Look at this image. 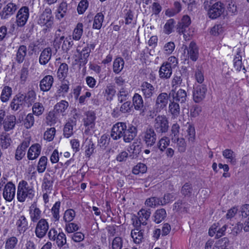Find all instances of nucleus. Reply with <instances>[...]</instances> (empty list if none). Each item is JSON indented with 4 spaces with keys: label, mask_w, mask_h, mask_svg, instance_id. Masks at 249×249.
<instances>
[{
    "label": "nucleus",
    "mask_w": 249,
    "mask_h": 249,
    "mask_svg": "<svg viewBox=\"0 0 249 249\" xmlns=\"http://www.w3.org/2000/svg\"><path fill=\"white\" fill-rule=\"evenodd\" d=\"M35 196V191L32 187L28 186L25 180L19 182L18 186L17 198L21 202L25 201L26 198L32 199Z\"/></svg>",
    "instance_id": "f257e3e1"
},
{
    "label": "nucleus",
    "mask_w": 249,
    "mask_h": 249,
    "mask_svg": "<svg viewBox=\"0 0 249 249\" xmlns=\"http://www.w3.org/2000/svg\"><path fill=\"white\" fill-rule=\"evenodd\" d=\"M154 130L161 135L166 133L169 130V121L165 115H158L154 121Z\"/></svg>",
    "instance_id": "f03ea898"
},
{
    "label": "nucleus",
    "mask_w": 249,
    "mask_h": 249,
    "mask_svg": "<svg viewBox=\"0 0 249 249\" xmlns=\"http://www.w3.org/2000/svg\"><path fill=\"white\" fill-rule=\"evenodd\" d=\"M169 101H171L180 104L184 103L187 98L186 90L182 89H172L169 93Z\"/></svg>",
    "instance_id": "7ed1b4c3"
},
{
    "label": "nucleus",
    "mask_w": 249,
    "mask_h": 249,
    "mask_svg": "<svg viewBox=\"0 0 249 249\" xmlns=\"http://www.w3.org/2000/svg\"><path fill=\"white\" fill-rule=\"evenodd\" d=\"M187 53L185 60L190 59L193 61H196L199 55L198 48L196 43L192 41L190 42L188 46H185L184 50V53Z\"/></svg>",
    "instance_id": "20e7f679"
},
{
    "label": "nucleus",
    "mask_w": 249,
    "mask_h": 249,
    "mask_svg": "<svg viewBox=\"0 0 249 249\" xmlns=\"http://www.w3.org/2000/svg\"><path fill=\"white\" fill-rule=\"evenodd\" d=\"M53 18L50 8H46L40 15L38 19V24L41 26H46L50 28L53 24Z\"/></svg>",
    "instance_id": "39448f33"
},
{
    "label": "nucleus",
    "mask_w": 249,
    "mask_h": 249,
    "mask_svg": "<svg viewBox=\"0 0 249 249\" xmlns=\"http://www.w3.org/2000/svg\"><path fill=\"white\" fill-rule=\"evenodd\" d=\"M126 125V123L124 122H118L114 124L111 131V137L114 140H118L123 138Z\"/></svg>",
    "instance_id": "423d86ee"
},
{
    "label": "nucleus",
    "mask_w": 249,
    "mask_h": 249,
    "mask_svg": "<svg viewBox=\"0 0 249 249\" xmlns=\"http://www.w3.org/2000/svg\"><path fill=\"white\" fill-rule=\"evenodd\" d=\"M225 11V6L223 3L218 1L213 4L208 11L210 18L215 19L220 17Z\"/></svg>",
    "instance_id": "0eeeda50"
},
{
    "label": "nucleus",
    "mask_w": 249,
    "mask_h": 249,
    "mask_svg": "<svg viewBox=\"0 0 249 249\" xmlns=\"http://www.w3.org/2000/svg\"><path fill=\"white\" fill-rule=\"evenodd\" d=\"M168 100H169V94L166 92H161L158 95L155 105L157 112H160L166 107Z\"/></svg>",
    "instance_id": "6e6552de"
},
{
    "label": "nucleus",
    "mask_w": 249,
    "mask_h": 249,
    "mask_svg": "<svg viewBox=\"0 0 249 249\" xmlns=\"http://www.w3.org/2000/svg\"><path fill=\"white\" fill-rule=\"evenodd\" d=\"M29 13L28 7H22L18 12L16 16V23L18 27L25 25L29 18Z\"/></svg>",
    "instance_id": "1a4fd4ad"
},
{
    "label": "nucleus",
    "mask_w": 249,
    "mask_h": 249,
    "mask_svg": "<svg viewBox=\"0 0 249 249\" xmlns=\"http://www.w3.org/2000/svg\"><path fill=\"white\" fill-rule=\"evenodd\" d=\"M137 128L132 124L126 125V128L124 131L123 139L125 143L131 142L137 135Z\"/></svg>",
    "instance_id": "9d476101"
},
{
    "label": "nucleus",
    "mask_w": 249,
    "mask_h": 249,
    "mask_svg": "<svg viewBox=\"0 0 249 249\" xmlns=\"http://www.w3.org/2000/svg\"><path fill=\"white\" fill-rule=\"evenodd\" d=\"M133 104L136 110L140 111V114L144 116L147 111L146 105L144 106L143 101L141 95L138 93H135L133 97Z\"/></svg>",
    "instance_id": "9b49d317"
},
{
    "label": "nucleus",
    "mask_w": 249,
    "mask_h": 249,
    "mask_svg": "<svg viewBox=\"0 0 249 249\" xmlns=\"http://www.w3.org/2000/svg\"><path fill=\"white\" fill-rule=\"evenodd\" d=\"M49 229V225L46 219L42 218L40 219L36 226L35 233L39 238H42L46 235Z\"/></svg>",
    "instance_id": "f8f14e48"
},
{
    "label": "nucleus",
    "mask_w": 249,
    "mask_h": 249,
    "mask_svg": "<svg viewBox=\"0 0 249 249\" xmlns=\"http://www.w3.org/2000/svg\"><path fill=\"white\" fill-rule=\"evenodd\" d=\"M16 193L15 185L11 181L4 185L3 197L6 201L11 202L14 198Z\"/></svg>",
    "instance_id": "ddd939ff"
},
{
    "label": "nucleus",
    "mask_w": 249,
    "mask_h": 249,
    "mask_svg": "<svg viewBox=\"0 0 249 249\" xmlns=\"http://www.w3.org/2000/svg\"><path fill=\"white\" fill-rule=\"evenodd\" d=\"M25 104L23 93L19 92L14 97L10 106L12 110L17 111L23 109Z\"/></svg>",
    "instance_id": "4468645a"
},
{
    "label": "nucleus",
    "mask_w": 249,
    "mask_h": 249,
    "mask_svg": "<svg viewBox=\"0 0 249 249\" xmlns=\"http://www.w3.org/2000/svg\"><path fill=\"white\" fill-rule=\"evenodd\" d=\"M156 132L152 127L147 128L144 131L143 141L147 147H151L155 143L157 140Z\"/></svg>",
    "instance_id": "2eb2a0df"
},
{
    "label": "nucleus",
    "mask_w": 249,
    "mask_h": 249,
    "mask_svg": "<svg viewBox=\"0 0 249 249\" xmlns=\"http://www.w3.org/2000/svg\"><path fill=\"white\" fill-rule=\"evenodd\" d=\"M18 6L15 3L9 2L2 9L1 13V19H8L13 15L18 9Z\"/></svg>",
    "instance_id": "dca6fc26"
},
{
    "label": "nucleus",
    "mask_w": 249,
    "mask_h": 249,
    "mask_svg": "<svg viewBox=\"0 0 249 249\" xmlns=\"http://www.w3.org/2000/svg\"><path fill=\"white\" fill-rule=\"evenodd\" d=\"M207 89L204 85H198L194 88L193 99L196 103H199L205 97Z\"/></svg>",
    "instance_id": "f3484780"
},
{
    "label": "nucleus",
    "mask_w": 249,
    "mask_h": 249,
    "mask_svg": "<svg viewBox=\"0 0 249 249\" xmlns=\"http://www.w3.org/2000/svg\"><path fill=\"white\" fill-rule=\"evenodd\" d=\"M86 117L83 119L84 125L87 127L85 132L88 133L91 129L95 126V121L96 119L95 113L94 111L90 110L86 112Z\"/></svg>",
    "instance_id": "a211bd4d"
},
{
    "label": "nucleus",
    "mask_w": 249,
    "mask_h": 249,
    "mask_svg": "<svg viewBox=\"0 0 249 249\" xmlns=\"http://www.w3.org/2000/svg\"><path fill=\"white\" fill-rule=\"evenodd\" d=\"M141 89L145 99L152 97L156 91L154 87L151 84L145 81L142 83Z\"/></svg>",
    "instance_id": "6ab92c4d"
},
{
    "label": "nucleus",
    "mask_w": 249,
    "mask_h": 249,
    "mask_svg": "<svg viewBox=\"0 0 249 249\" xmlns=\"http://www.w3.org/2000/svg\"><path fill=\"white\" fill-rule=\"evenodd\" d=\"M53 83V78L52 75H46L40 81L39 87L42 91H49L52 87Z\"/></svg>",
    "instance_id": "aec40b11"
},
{
    "label": "nucleus",
    "mask_w": 249,
    "mask_h": 249,
    "mask_svg": "<svg viewBox=\"0 0 249 249\" xmlns=\"http://www.w3.org/2000/svg\"><path fill=\"white\" fill-rule=\"evenodd\" d=\"M191 23V20L190 17L188 15L183 16L181 21L177 25V32L180 34H184L186 29L189 26Z\"/></svg>",
    "instance_id": "412c9836"
},
{
    "label": "nucleus",
    "mask_w": 249,
    "mask_h": 249,
    "mask_svg": "<svg viewBox=\"0 0 249 249\" xmlns=\"http://www.w3.org/2000/svg\"><path fill=\"white\" fill-rule=\"evenodd\" d=\"M172 70L170 63H163L159 70V75L161 78L167 79L172 75Z\"/></svg>",
    "instance_id": "4be33fe9"
},
{
    "label": "nucleus",
    "mask_w": 249,
    "mask_h": 249,
    "mask_svg": "<svg viewBox=\"0 0 249 249\" xmlns=\"http://www.w3.org/2000/svg\"><path fill=\"white\" fill-rule=\"evenodd\" d=\"M52 55V50L50 47L43 49L39 58V62L42 65L47 64L50 60Z\"/></svg>",
    "instance_id": "5701e85b"
},
{
    "label": "nucleus",
    "mask_w": 249,
    "mask_h": 249,
    "mask_svg": "<svg viewBox=\"0 0 249 249\" xmlns=\"http://www.w3.org/2000/svg\"><path fill=\"white\" fill-rule=\"evenodd\" d=\"M41 146L38 143L32 145L29 149L27 157L30 160H33L37 158L40 154Z\"/></svg>",
    "instance_id": "b1692460"
},
{
    "label": "nucleus",
    "mask_w": 249,
    "mask_h": 249,
    "mask_svg": "<svg viewBox=\"0 0 249 249\" xmlns=\"http://www.w3.org/2000/svg\"><path fill=\"white\" fill-rule=\"evenodd\" d=\"M29 214L31 220L34 223L36 222L41 219V212L35 204H32L30 207Z\"/></svg>",
    "instance_id": "393cba45"
},
{
    "label": "nucleus",
    "mask_w": 249,
    "mask_h": 249,
    "mask_svg": "<svg viewBox=\"0 0 249 249\" xmlns=\"http://www.w3.org/2000/svg\"><path fill=\"white\" fill-rule=\"evenodd\" d=\"M18 231L20 233H24L29 228L28 223L26 218L24 215H21L16 222Z\"/></svg>",
    "instance_id": "a878e982"
},
{
    "label": "nucleus",
    "mask_w": 249,
    "mask_h": 249,
    "mask_svg": "<svg viewBox=\"0 0 249 249\" xmlns=\"http://www.w3.org/2000/svg\"><path fill=\"white\" fill-rule=\"evenodd\" d=\"M66 1H62L57 9L58 14L56 16L58 18L61 19L70 13V8Z\"/></svg>",
    "instance_id": "bb28decb"
},
{
    "label": "nucleus",
    "mask_w": 249,
    "mask_h": 249,
    "mask_svg": "<svg viewBox=\"0 0 249 249\" xmlns=\"http://www.w3.org/2000/svg\"><path fill=\"white\" fill-rule=\"evenodd\" d=\"M115 85L113 83H109L105 89V96L107 101H111L116 93Z\"/></svg>",
    "instance_id": "cd10ccee"
},
{
    "label": "nucleus",
    "mask_w": 249,
    "mask_h": 249,
    "mask_svg": "<svg viewBox=\"0 0 249 249\" xmlns=\"http://www.w3.org/2000/svg\"><path fill=\"white\" fill-rule=\"evenodd\" d=\"M241 50L239 48L236 49V54L234 58V68L237 71H240L242 68L244 73H245L246 70L244 67L242 66V56L240 55Z\"/></svg>",
    "instance_id": "c85d7f7f"
},
{
    "label": "nucleus",
    "mask_w": 249,
    "mask_h": 249,
    "mask_svg": "<svg viewBox=\"0 0 249 249\" xmlns=\"http://www.w3.org/2000/svg\"><path fill=\"white\" fill-rule=\"evenodd\" d=\"M16 118L14 115L7 116L3 122V127L6 131L13 129L16 124Z\"/></svg>",
    "instance_id": "c756f323"
},
{
    "label": "nucleus",
    "mask_w": 249,
    "mask_h": 249,
    "mask_svg": "<svg viewBox=\"0 0 249 249\" xmlns=\"http://www.w3.org/2000/svg\"><path fill=\"white\" fill-rule=\"evenodd\" d=\"M27 54V47L25 45H20L16 54V61L19 64L22 63Z\"/></svg>",
    "instance_id": "7c9ffc66"
},
{
    "label": "nucleus",
    "mask_w": 249,
    "mask_h": 249,
    "mask_svg": "<svg viewBox=\"0 0 249 249\" xmlns=\"http://www.w3.org/2000/svg\"><path fill=\"white\" fill-rule=\"evenodd\" d=\"M77 52L80 54L79 57L80 65H85L88 62V58L89 56L90 51L84 47L81 51L77 49Z\"/></svg>",
    "instance_id": "2f4dec72"
},
{
    "label": "nucleus",
    "mask_w": 249,
    "mask_h": 249,
    "mask_svg": "<svg viewBox=\"0 0 249 249\" xmlns=\"http://www.w3.org/2000/svg\"><path fill=\"white\" fill-rule=\"evenodd\" d=\"M169 111L171 114L172 117L177 118L180 114L179 103L169 101Z\"/></svg>",
    "instance_id": "473e14b6"
},
{
    "label": "nucleus",
    "mask_w": 249,
    "mask_h": 249,
    "mask_svg": "<svg viewBox=\"0 0 249 249\" xmlns=\"http://www.w3.org/2000/svg\"><path fill=\"white\" fill-rule=\"evenodd\" d=\"M53 180L50 175L45 176L43 180V189L47 193L50 194L53 188Z\"/></svg>",
    "instance_id": "72a5a7b5"
},
{
    "label": "nucleus",
    "mask_w": 249,
    "mask_h": 249,
    "mask_svg": "<svg viewBox=\"0 0 249 249\" xmlns=\"http://www.w3.org/2000/svg\"><path fill=\"white\" fill-rule=\"evenodd\" d=\"M23 97L25 103L27 104L29 107L32 106L33 103H35L34 102L36 99V93L34 90H30L26 93H23Z\"/></svg>",
    "instance_id": "f704fd0d"
},
{
    "label": "nucleus",
    "mask_w": 249,
    "mask_h": 249,
    "mask_svg": "<svg viewBox=\"0 0 249 249\" xmlns=\"http://www.w3.org/2000/svg\"><path fill=\"white\" fill-rule=\"evenodd\" d=\"M124 59L122 57L116 58L113 64V71L115 73H120L123 70L124 67Z\"/></svg>",
    "instance_id": "c9c22d12"
},
{
    "label": "nucleus",
    "mask_w": 249,
    "mask_h": 249,
    "mask_svg": "<svg viewBox=\"0 0 249 249\" xmlns=\"http://www.w3.org/2000/svg\"><path fill=\"white\" fill-rule=\"evenodd\" d=\"M166 212L164 209H160L156 211L154 214V221L159 224L163 221L166 217Z\"/></svg>",
    "instance_id": "e433bc0d"
},
{
    "label": "nucleus",
    "mask_w": 249,
    "mask_h": 249,
    "mask_svg": "<svg viewBox=\"0 0 249 249\" xmlns=\"http://www.w3.org/2000/svg\"><path fill=\"white\" fill-rule=\"evenodd\" d=\"M193 191L192 184L186 182L181 187L180 193L185 197H190L192 195Z\"/></svg>",
    "instance_id": "4c0bfd02"
},
{
    "label": "nucleus",
    "mask_w": 249,
    "mask_h": 249,
    "mask_svg": "<svg viewBox=\"0 0 249 249\" xmlns=\"http://www.w3.org/2000/svg\"><path fill=\"white\" fill-rule=\"evenodd\" d=\"M183 86L185 85L182 81L181 73H179L178 74L175 75L171 82L172 89H177L178 87H182Z\"/></svg>",
    "instance_id": "58836bf2"
},
{
    "label": "nucleus",
    "mask_w": 249,
    "mask_h": 249,
    "mask_svg": "<svg viewBox=\"0 0 249 249\" xmlns=\"http://www.w3.org/2000/svg\"><path fill=\"white\" fill-rule=\"evenodd\" d=\"M104 16L101 12L98 13L94 17L92 27L95 29H100L102 27Z\"/></svg>",
    "instance_id": "ea45409f"
},
{
    "label": "nucleus",
    "mask_w": 249,
    "mask_h": 249,
    "mask_svg": "<svg viewBox=\"0 0 249 249\" xmlns=\"http://www.w3.org/2000/svg\"><path fill=\"white\" fill-rule=\"evenodd\" d=\"M68 66L66 63H62L57 71V77L59 79H64L67 76Z\"/></svg>",
    "instance_id": "a19ab883"
},
{
    "label": "nucleus",
    "mask_w": 249,
    "mask_h": 249,
    "mask_svg": "<svg viewBox=\"0 0 249 249\" xmlns=\"http://www.w3.org/2000/svg\"><path fill=\"white\" fill-rule=\"evenodd\" d=\"M69 107V103L65 100H62L57 103L54 106V110L57 113H62L64 116V113Z\"/></svg>",
    "instance_id": "79ce46f5"
},
{
    "label": "nucleus",
    "mask_w": 249,
    "mask_h": 249,
    "mask_svg": "<svg viewBox=\"0 0 249 249\" xmlns=\"http://www.w3.org/2000/svg\"><path fill=\"white\" fill-rule=\"evenodd\" d=\"M131 236L136 244H140L143 239V232L138 229L132 230L131 232Z\"/></svg>",
    "instance_id": "37998d69"
},
{
    "label": "nucleus",
    "mask_w": 249,
    "mask_h": 249,
    "mask_svg": "<svg viewBox=\"0 0 249 249\" xmlns=\"http://www.w3.org/2000/svg\"><path fill=\"white\" fill-rule=\"evenodd\" d=\"M85 143V156L88 158H89L94 152L95 149V145L91 139L87 140Z\"/></svg>",
    "instance_id": "c03bdc74"
},
{
    "label": "nucleus",
    "mask_w": 249,
    "mask_h": 249,
    "mask_svg": "<svg viewBox=\"0 0 249 249\" xmlns=\"http://www.w3.org/2000/svg\"><path fill=\"white\" fill-rule=\"evenodd\" d=\"M56 243L58 247H62L66 249L68 248V246L66 245V235L62 232L57 233L55 238Z\"/></svg>",
    "instance_id": "a18cd8bd"
},
{
    "label": "nucleus",
    "mask_w": 249,
    "mask_h": 249,
    "mask_svg": "<svg viewBox=\"0 0 249 249\" xmlns=\"http://www.w3.org/2000/svg\"><path fill=\"white\" fill-rule=\"evenodd\" d=\"M223 157L228 159V161L233 164L236 163L235 154L234 152L230 149H226L223 151Z\"/></svg>",
    "instance_id": "49530a36"
},
{
    "label": "nucleus",
    "mask_w": 249,
    "mask_h": 249,
    "mask_svg": "<svg viewBox=\"0 0 249 249\" xmlns=\"http://www.w3.org/2000/svg\"><path fill=\"white\" fill-rule=\"evenodd\" d=\"M83 25L82 23L79 22L77 24L73 32L72 37L73 39L75 40L80 39L83 33Z\"/></svg>",
    "instance_id": "de8ad7c7"
},
{
    "label": "nucleus",
    "mask_w": 249,
    "mask_h": 249,
    "mask_svg": "<svg viewBox=\"0 0 249 249\" xmlns=\"http://www.w3.org/2000/svg\"><path fill=\"white\" fill-rule=\"evenodd\" d=\"M46 123L48 125L52 126L57 121V114L55 110L50 111L46 117Z\"/></svg>",
    "instance_id": "09e8293b"
},
{
    "label": "nucleus",
    "mask_w": 249,
    "mask_h": 249,
    "mask_svg": "<svg viewBox=\"0 0 249 249\" xmlns=\"http://www.w3.org/2000/svg\"><path fill=\"white\" fill-rule=\"evenodd\" d=\"M11 88L5 86L3 88L0 96V99L2 102H7L12 94Z\"/></svg>",
    "instance_id": "8fccbe9b"
},
{
    "label": "nucleus",
    "mask_w": 249,
    "mask_h": 249,
    "mask_svg": "<svg viewBox=\"0 0 249 249\" xmlns=\"http://www.w3.org/2000/svg\"><path fill=\"white\" fill-rule=\"evenodd\" d=\"M33 114L39 116L43 114L44 111V107L39 102L35 103L32 107Z\"/></svg>",
    "instance_id": "3c124183"
},
{
    "label": "nucleus",
    "mask_w": 249,
    "mask_h": 249,
    "mask_svg": "<svg viewBox=\"0 0 249 249\" xmlns=\"http://www.w3.org/2000/svg\"><path fill=\"white\" fill-rule=\"evenodd\" d=\"M139 214L140 215V217L139 218V221L140 222V224H142V225H146L147 224L145 222H142V220H143V218H144L146 220H147L151 214L150 209H141L139 212Z\"/></svg>",
    "instance_id": "603ef678"
},
{
    "label": "nucleus",
    "mask_w": 249,
    "mask_h": 249,
    "mask_svg": "<svg viewBox=\"0 0 249 249\" xmlns=\"http://www.w3.org/2000/svg\"><path fill=\"white\" fill-rule=\"evenodd\" d=\"M173 142L176 143L179 152H184L186 150V144L185 140L183 138H177L174 140H172Z\"/></svg>",
    "instance_id": "864d4df0"
},
{
    "label": "nucleus",
    "mask_w": 249,
    "mask_h": 249,
    "mask_svg": "<svg viewBox=\"0 0 249 249\" xmlns=\"http://www.w3.org/2000/svg\"><path fill=\"white\" fill-rule=\"evenodd\" d=\"M18 239L16 237L12 236L8 238L5 241V249H14L18 243Z\"/></svg>",
    "instance_id": "5fc2aeb1"
},
{
    "label": "nucleus",
    "mask_w": 249,
    "mask_h": 249,
    "mask_svg": "<svg viewBox=\"0 0 249 249\" xmlns=\"http://www.w3.org/2000/svg\"><path fill=\"white\" fill-rule=\"evenodd\" d=\"M47 158L46 156H42L38 162L37 170L38 173H42L44 172L46 168L47 163Z\"/></svg>",
    "instance_id": "6e6d98bb"
},
{
    "label": "nucleus",
    "mask_w": 249,
    "mask_h": 249,
    "mask_svg": "<svg viewBox=\"0 0 249 249\" xmlns=\"http://www.w3.org/2000/svg\"><path fill=\"white\" fill-rule=\"evenodd\" d=\"M145 204L149 207H153L157 205H162V200L157 197H152L146 200Z\"/></svg>",
    "instance_id": "4d7b16f0"
},
{
    "label": "nucleus",
    "mask_w": 249,
    "mask_h": 249,
    "mask_svg": "<svg viewBox=\"0 0 249 249\" xmlns=\"http://www.w3.org/2000/svg\"><path fill=\"white\" fill-rule=\"evenodd\" d=\"M170 144V139L167 137H163L160 139L158 143L159 149L163 152Z\"/></svg>",
    "instance_id": "13d9d810"
},
{
    "label": "nucleus",
    "mask_w": 249,
    "mask_h": 249,
    "mask_svg": "<svg viewBox=\"0 0 249 249\" xmlns=\"http://www.w3.org/2000/svg\"><path fill=\"white\" fill-rule=\"evenodd\" d=\"M180 126L178 123L173 124L171 128V140L179 137Z\"/></svg>",
    "instance_id": "bf43d9fd"
},
{
    "label": "nucleus",
    "mask_w": 249,
    "mask_h": 249,
    "mask_svg": "<svg viewBox=\"0 0 249 249\" xmlns=\"http://www.w3.org/2000/svg\"><path fill=\"white\" fill-rule=\"evenodd\" d=\"M11 140L9 134L2 135L0 139V144L2 148L6 149L10 145Z\"/></svg>",
    "instance_id": "052dcab7"
},
{
    "label": "nucleus",
    "mask_w": 249,
    "mask_h": 249,
    "mask_svg": "<svg viewBox=\"0 0 249 249\" xmlns=\"http://www.w3.org/2000/svg\"><path fill=\"white\" fill-rule=\"evenodd\" d=\"M128 96V91L124 88H122L117 93L118 101L120 103L126 101Z\"/></svg>",
    "instance_id": "680f3d73"
},
{
    "label": "nucleus",
    "mask_w": 249,
    "mask_h": 249,
    "mask_svg": "<svg viewBox=\"0 0 249 249\" xmlns=\"http://www.w3.org/2000/svg\"><path fill=\"white\" fill-rule=\"evenodd\" d=\"M34 122L35 119L33 114L29 113L27 115L24 121V125L26 128L28 129L34 125Z\"/></svg>",
    "instance_id": "e2e57ef3"
},
{
    "label": "nucleus",
    "mask_w": 249,
    "mask_h": 249,
    "mask_svg": "<svg viewBox=\"0 0 249 249\" xmlns=\"http://www.w3.org/2000/svg\"><path fill=\"white\" fill-rule=\"evenodd\" d=\"M75 215V211L72 209H69L65 211L63 218L66 222H69L73 219Z\"/></svg>",
    "instance_id": "0e129e2a"
},
{
    "label": "nucleus",
    "mask_w": 249,
    "mask_h": 249,
    "mask_svg": "<svg viewBox=\"0 0 249 249\" xmlns=\"http://www.w3.org/2000/svg\"><path fill=\"white\" fill-rule=\"evenodd\" d=\"M146 169L147 167L144 164L139 163L133 168L132 172L134 174L138 175L140 173H143L145 172Z\"/></svg>",
    "instance_id": "69168bd1"
},
{
    "label": "nucleus",
    "mask_w": 249,
    "mask_h": 249,
    "mask_svg": "<svg viewBox=\"0 0 249 249\" xmlns=\"http://www.w3.org/2000/svg\"><path fill=\"white\" fill-rule=\"evenodd\" d=\"M55 129L54 127H51L48 129L44 134V139L49 142L52 141L54 137L55 134Z\"/></svg>",
    "instance_id": "338daca9"
},
{
    "label": "nucleus",
    "mask_w": 249,
    "mask_h": 249,
    "mask_svg": "<svg viewBox=\"0 0 249 249\" xmlns=\"http://www.w3.org/2000/svg\"><path fill=\"white\" fill-rule=\"evenodd\" d=\"M123 247V240L120 237H116L112 242V249H121Z\"/></svg>",
    "instance_id": "774afa93"
}]
</instances>
